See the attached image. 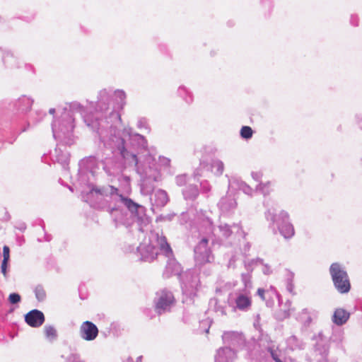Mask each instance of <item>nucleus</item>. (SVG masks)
<instances>
[{"instance_id":"obj_1","label":"nucleus","mask_w":362,"mask_h":362,"mask_svg":"<svg viewBox=\"0 0 362 362\" xmlns=\"http://www.w3.org/2000/svg\"><path fill=\"white\" fill-rule=\"evenodd\" d=\"M113 108L107 116L85 115L83 121L103 143L111 156L101 160L104 171L110 176L122 173L127 167L134 166L141 176V191L150 194L158 181L159 173L155 158L148 151V143L141 134L131 132L130 129H118L121 124V113L126 105V93L123 90L115 91Z\"/></svg>"},{"instance_id":"obj_2","label":"nucleus","mask_w":362,"mask_h":362,"mask_svg":"<svg viewBox=\"0 0 362 362\" xmlns=\"http://www.w3.org/2000/svg\"><path fill=\"white\" fill-rule=\"evenodd\" d=\"M88 187L89 191L82 192L81 199L90 207L106 211L112 216L115 212H122V206L119 205L121 193L117 187L110 185H96L93 183H89Z\"/></svg>"},{"instance_id":"obj_3","label":"nucleus","mask_w":362,"mask_h":362,"mask_svg":"<svg viewBox=\"0 0 362 362\" xmlns=\"http://www.w3.org/2000/svg\"><path fill=\"white\" fill-rule=\"evenodd\" d=\"M74 127L73 115L70 112H62L60 117L52 123L53 137L59 144L70 146L74 143Z\"/></svg>"},{"instance_id":"obj_4","label":"nucleus","mask_w":362,"mask_h":362,"mask_svg":"<svg viewBox=\"0 0 362 362\" xmlns=\"http://www.w3.org/2000/svg\"><path fill=\"white\" fill-rule=\"evenodd\" d=\"M158 243L160 245V251L167 258V262L164 270L163 272V277L164 279H170L175 276L180 279L183 274V267L181 264L175 259L173 251L168 243L167 239L165 236H159L156 235Z\"/></svg>"},{"instance_id":"obj_5","label":"nucleus","mask_w":362,"mask_h":362,"mask_svg":"<svg viewBox=\"0 0 362 362\" xmlns=\"http://www.w3.org/2000/svg\"><path fill=\"white\" fill-rule=\"evenodd\" d=\"M265 217L272 225L276 226L279 232L285 239H290L294 235L293 226L290 222L289 215L286 211L281 210L277 214L275 209H269L265 212Z\"/></svg>"},{"instance_id":"obj_6","label":"nucleus","mask_w":362,"mask_h":362,"mask_svg":"<svg viewBox=\"0 0 362 362\" xmlns=\"http://www.w3.org/2000/svg\"><path fill=\"white\" fill-rule=\"evenodd\" d=\"M329 272L334 287L339 293L346 294L351 291L349 276L344 265L334 262L330 265Z\"/></svg>"},{"instance_id":"obj_7","label":"nucleus","mask_w":362,"mask_h":362,"mask_svg":"<svg viewBox=\"0 0 362 362\" xmlns=\"http://www.w3.org/2000/svg\"><path fill=\"white\" fill-rule=\"evenodd\" d=\"M119 205L123 204L131 213L132 216L139 226V230L143 232L142 228L146 226L151 222V218L146 214V208L135 202L133 199L120 194Z\"/></svg>"},{"instance_id":"obj_8","label":"nucleus","mask_w":362,"mask_h":362,"mask_svg":"<svg viewBox=\"0 0 362 362\" xmlns=\"http://www.w3.org/2000/svg\"><path fill=\"white\" fill-rule=\"evenodd\" d=\"M312 339L315 341L311 351L314 359L317 362H329L328 359L329 345L322 332H320L317 335H314ZM331 362H335V360H332Z\"/></svg>"},{"instance_id":"obj_9","label":"nucleus","mask_w":362,"mask_h":362,"mask_svg":"<svg viewBox=\"0 0 362 362\" xmlns=\"http://www.w3.org/2000/svg\"><path fill=\"white\" fill-rule=\"evenodd\" d=\"M179 281L182 289V294L187 298L192 299L197 296L198 286L200 281L197 275L191 272H186L180 277Z\"/></svg>"},{"instance_id":"obj_10","label":"nucleus","mask_w":362,"mask_h":362,"mask_svg":"<svg viewBox=\"0 0 362 362\" xmlns=\"http://www.w3.org/2000/svg\"><path fill=\"white\" fill-rule=\"evenodd\" d=\"M153 303L155 312L158 315H161L170 312L172 306L175 304V298L171 291L163 289L156 293Z\"/></svg>"},{"instance_id":"obj_11","label":"nucleus","mask_w":362,"mask_h":362,"mask_svg":"<svg viewBox=\"0 0 362 362\" xmlns=\"http://www.w3.org/2000/svg\"><path fill=\"white\" fill-rule=\"evenodd\" d=\"M115 91L112 88H103L98 92V100L95 103V112H92L93 115H103L110 109V105L113 102V96L115 97Z\"/></svg>"},{"instance_id":"obj_12","label":"nucleus","mask_w":362,"mask_h":362,"mask_svg":"<svg viewBox=\"0 0 362 362\" xmlns=\"http://www.w3.org/2000/svg\"><path fill=\"white\" fill-rule=\"evenodd\" d=\"M222 339L226 345L225 346L231 347L236 352L244 349L249 350L245 337L241 332L234 331L224 332L222 335Z\"/></svg>"},{"instance_id":"obj_13","label":"nucleus","mask_w":362,"mask_h":362,"mask_svg":"<svg viewBox=\"0 0 362 362\" xmlns=\"http://www.w3.org/2000/svg\"><path fill=\"white\" fill-rule=\"evenodd\" d=\"M33 103V99L23 95L9 103L7 108L13 115L21 117L31 110Z\"/></svg>"},{"instance_id":"obj_14","label":"nucleus","mask_w":362,"mask_h":362,"mask_svg":"<svg viewBox=\"0 0 362 362\" xmlns=\"http://www.w3.org/2000/svg\"><path fill=\"white\" fill-rule=\"evenodd\" d=\"M209 240L203 238L194 247V257L197 265H203L205 263L210 262L211 250L208 247Z\"/></svg>"},{"instance_id":"obj_15","label":"nucleus","mask_w":362,"mask_h":362,"mask_svg":"<svg viewBox=\"0 0 362 362\" xmlns=\"http://www.w3.org/2000/svg\"><path fill=\"white\" fill-rule=\"evenodd\" d=\"M100 159L95 156H89L80 160L78 163V176L83 179L87 173L94 175L96 170L99 168Z\"/></svg>"},{"instance_id":"obj_16","label":"nucleus","mask_w":362,"mask_h":362,"mask_svg":"<svg viewBox=\"0 0 362 362\" xmlns=\"http://www.w3.org/2000/svg\"><path fill=\"white\" fill-rule=\"evenodd\" d=\"M157 234L158 233L153 234V236L156 239L157 243H158L156 238ZM158 247L153 245L151 243L148 244H140L137 247V251L141 255L140 259L144 262H152L157 258V256L159 254V243H158Z\"/></svg>"},{"instance_id":"obj_17","label":"nucleus","mask_w":362,"mask_h":362,"mask_svg":"<svg viewBox=\"0 0 362 362\" xmlns=\"http://www.w3.org/2000/svg\"><path fill=\"white\" fill-rule=\"evenodd\" d=\"M24 320L30 327L38 328L44 324L45 316L42 311L33 309L24 315Z\"/></svg>"},{"instance_id":"obj_18","label":"nucleus","mask_w":362,"mask_h":362,"mask_svg":"<svg viewBox=\"0 0 362 362\" xmlns=\"http://www.w3.org/2000/svg\"><path fill=\"white\" fill-rule=\"evenodd\" d=\"M98 334L97 326L90 321H85L80 327V336L86 341L94 340Z\"/></svg>"},{"instance_id":"obj_19","label":"nucleus","mask_w":362,"mask_h":362,"mask_svg":"<svg viewBox=\"0 0 362 362\" xmlns=\"http://www.w3.org/2000/svg\"><path fill=\"white\" fill-rule=\"evenodd\" d=\"M236 358V351L231 347L223 346L217 350L214 359L215 362H234Z\"/></svg>"},{"instance_id":"obj_20","label":"nucleus","mask_w":362,"mask_h":362,"mask_svg":"<svg viewBox=\"0 0 362 362\" xmlns=\"http://www.w3.org/2000/svg\"><path fill=\"white\" fill-rule=\"evenodd\" d=\"M64 146L62 144L57 143V147L54 150V156L52 157L54 162L59 163L63 170H67L69 169V164L70 160V153L66 150L61 149L60 146Z\"/></svg>"},{"instance_id":"obj_21","label":"nucleus","mask_w":362,"mask_h":362,"mask_svg":"<svg viewBox=\"0 0 362 362\" xmlns=\"http://www.w3.org/2000/svg\"><path fill=\"white\" fill-rule=\"evenodd\" d=\"M169 202V197L167 192L161 189L156 190L151 197V209L155 210L154 207H163Z\"/></svg>"},{"instance_id":"obj_22","label":"nucleus","mask_w":362,"mask_h":362,"mask_svg":"<svg viewBox=\"0 0 362 362\" xmlns=\"http://www.w3.org/2000/svg\"><path fill=\"white\" fill-rule=\"evenodd\" d=\"M218 206L223 214L230 212L237 206L236 199L232 194H227L220 199L218 203Z\"/></svg>"},{"instance_id":"obj_23","label":"nucleus","mask_w":362,"mask_h":362,"mask_svg":"<svg viewBox=\"0 0 362 362\" xmlns=\"http://www.w3.org/2000/svg\"><path fill=\"white\" fill-rule=\"evenodd\" d=\"M0 53L2 54V62L5 67L8 69L19 68V62L11 51H3L0 47Z\"/></svg>"},{"instance_id":"obj_24","label":"nucleus","mask_w":362,"mask_h":362,"mask_svg":"<svg viewBox=\"0 0 362 362\" xmlns=\"http://www.w3.org/2000/svg\"><path fill=\"white\" fill-rule=\"evenodd\" d=\"M350 315V313L343 308H337L334 312L332 320L336 325L342 326L346 323Z\"/></svg>"},{"instance_id":"obj_25","label":"nucleus","mask_w":362,"mask_h":362,"mask_svg":"<svg viewBox=\"0 0 362 362\" xmlns=\"http://www.w3.org/2000/svg\"><path fill=\"white\" fill-rule=\"evenodd\" d=\"M182 194L186 201H194L199 194V190L197 185L189 184L182 189Z\"/></svg>"},{"instance_id":"obj_26","label":"nucleus","mask_w":362,"mask_h":362,"mask_svg":"<svg viewBox=\"0 0 362 362\" xmlns=\"http://www.w3.org/2000/svg\"><path fill=\"white\" fill-rule=\"evenodd\" d=\"M228 182L229 188H232L235 190H242L246 194H251L252 192V189L249 185L237 178L233 177L229 179Z\"/></svg>"},{"instance_id":"obj_27","label":"nucleus","mask_w":362,"mask_h":362,"mask_svg":"<svg viewBox=\"0 0 362 362\" xmlns=\"http://www.w3.org/2000/svg\"><path fill=\"white\" fill-rule=\"evenodd\" d=\"M343 339L344 332L341 330L334 331L332 335L329 337V339H327L328 344L330 346V344H332L337 349L344 351L342 345Z\"/></svg>"},{"instance_id":"obj_28","label":"nucleus","mask_w":362,"mask_h":362,"mask_svg":"<svg viewBox=\"0 0 362 362\" xmlns=\"http://www.w3.org/2000/svg\"><path fill=\"white\" fill-rule=\"evenodd\" d=\"M226 303L224 301L220 302L216 298H212L209 302V309L215 313H220L221 315H226Z\"/></svg>"},{"instance_id":"obj_29","label":"nucleus","mask_w":362,"mask_h":362,"mask_svg":"<svg viewBox=\"0 0 362 362\" xmlns=\"http://www.w3.org/2000/svg\"><path fill=\"white\" fill-rule=\"evenodd\" d=\"M274 7L273 0H260L259 10L265 18H269Z\"/></svg>"},{"instance_id":"obj_30","label":"nucleus","mask_w":362,"mask_h":362,"mask_svg":"<svg viewBox=\"0 0 362 362\" xmlns=\"http://www.w3.org/2000/svg\"><path fill=\"white\" fill-rule=\"evenodd\" d=\"M218 228L223 236L226 238H228L234 232L233 230H235L236 233H238L239 230H241V226L236 223H233L232 226L225 223L220 225Z\"/></svg>"},{"instance_id":"obj_31","label":"nucleus","mask_w":362,"mask_h":362,"mask_svg":"<svg viewBox=\"0 0 362 362\" xmlns=\"http://www.w3.org/2000/svg\"><path fill=\"white\" fill-rule=\"evenodd\" d=\"M251 303V298L244 294H239L235 299L236 308L240 310H247Z\"/></svg>"},{"instance_id":"obj_32","label":"nucleus","mask_w":362,"mask_h":362,"mask_svg":"<svg viewBox=\"0 0 362 362\" xmlns=\"http://www.w3.org/2000/svg\"><path fill=\"white\" fill-rule=\"evenodd\" d=\"M287 346L291 350L305 349V343L302 339H298L296 335H292L286 339Z\"/></svg>"},{"instance_id":"obj_33","label":"nucleus","mask_w":362,"mask_h":362,"mask_svg":"<svg viewBox=\"0 0 362 362\" xmlns=\"http://www.w3.org/2000/svg\"><path fill=\"white\" fill-rule=\"evenodd\" d=\"M69 105V110H67V107H64L63 109V112L66 111V112H70L74 116V112H80L83 117L85 115H89L91 112H86V108L78 102L74 101L68 104Z\"/></svg>"},{"instance_id":"obj_34","label":"nucleus","mask_w":362,"mask_h":362,"mask_svg":"<svg viewBox=\"0 0 362 362\" xmlns=\"http://www.w3.org/2000/svg\"><path fill=\"white\" fill-rule=\"evenodd\" d=\"M177 93L178 96L180 97L186 103L189 105L193 102V93L186 86L183 85L179 86Z\"/></svg>"},{"instance_id":"obj_35","label":"nucleus","mask_w":362,"mask_h":362,"mask_svg":"<svg viewBox=\"0 0 362 362\" xmlns=\"http://www.w3.org/2000/svg\"><path fill=\"white\" fill-rule=\"evenodd\" d=\"M46 112L42 110H36L34 113V115L30 117V120L28 122L27 126L21 129L20 133L25 132L30 127V122H32L33 124H36L40 122L43 119V117L46 116Z\"/></svg>"},{"instance_id":"obj_36","label":"nucleus","mask_w":362,"mask_h":362,"mask_svg":"<svg viewBox=\"0 0 362 362\" xmlns=\"http://www.w3.org/2000/svg\"><path fill=\"white\" fill-rule=\"evenodd\" d=\"M44 332L45 338L49 341H54L57 339V331L53 325H46L44 327Z\"/></svg>"},{"instance_id":"obj_37","label":"nucleus","mask_w":362,"mask_h":362,"mask_svg":"<svg viewBox=\"0 0 362 362\" xmlns=\"http://www.w3.org/2000/svg\"><path fill=\"white\" fill-rule=\"evenodd\" d=\"M224 170L223 163L218 159L212 160V171L214 175L220 176L223 174Z\"/></svg>"},{"instance_id":"obj_38","label":"nucleus","mask_w":362,"mask_h":362,"mask_svg":"<svg viewBox=\"0 0 362 362\" xmlns=\"http://www.w3.org/2000/svg\"><path fill=\"white\" fill-rule=\"evenodd\" d=\"M291 305V301L288 300L285 303L286 308L284 310H280L276 313V319L279 320H284L290 317V310L289 308Z\"/></svg>"},{"instance_id":"obj_39","label":"nucleus","mask_w":362,"mask_h":362,"mask_svg":"<svg viewBox=\"0 0 362 362\" xmlns=\"http://www.w3.org/2000/svg\"><path fill=\"white\" fill-rule=\"evenodd\" d=\"M34 293L36 299L39 302H43L45 300L47 294L44 287L41 284H38L34 289Z\"/></svg>"},{"instance_id":"obj_40","label":"nucleus","mask_w":362,"mask_h":362,"mask_svg":"<svg viewBox=\"0 0 362 362\" xmlns=\"http://www.w3.org/2000/svg\"><path fill=\"white\" fill-rule=\"evenodd\" d=\"M213 320L206 318L199 322V330L200 333H209Z\"/></svg>"},{"instance_id":"obj_41","label":"nucleus","mask_w":362,"mask_h":362,"mask_svg":"<svg viewBox=\"0 0 362 362\" xmlns=\"http://www.w3.org/2000/svg\"><path fill=\"white\" fill-rule=\"evenodd\" d=\"M253 130L249 126H243L240 131V135L242 139L248 140L252 137Z\"/></svg>"},{"instance_id":"obj_42","label":"nucleus","mask_w":362,"mask_h":362,"mask_svg":"<svg viewBox=\"0 0 362 362\" xmlns=\"http://www.w3.org/2000/svg\"><path fill=\"white\" fill-rule=\"evenodd\" d=\"M199 167L206 171H212V160L202 157L199 161Z\"/></svg>"},{"instance_id":"obj_43","label":"nucleus","mask_w":362,"mask_h":362,"mask_svg":"<svg viewBox=\"0 0 362 362\" xmlns=\"http://www.w3.org/2000/svg\"><path fill=\"white\" fill-rule=\"evenodd\" d=\"M64 358V362H85L81 359V356L78 354L71 353L67 356H62Z\"/></svg>"},{"instance_id":"obj_44","label":"nucleus","mask_w":362,"mask_h":362,"mask_svg":"<svg viewBox=\"0 0 362 362\" xmlns=\"http://www.w3.org/2000/svg\"><path fill=\"white\" fill-rule=\"evenodd\" d=\"M187 177H188V175L185 173L177 175L175 177V181L176 185L179 187H183V186L186 185L187 182Z\"/></svg>"},{"instance_id":"obj_45","label":"nucleus","mask_w":362,"mask_h":362,"mask_svg":"<svg viewBox=\"0 0 362 362\" xmlns=\"http://www.w3.org/2000/svg\"><path fill=\"white\" fill-rule=\"evenodd\" d=\"M110 329L111 332L115 336L120 335L122 330L120 324L116 322L111 323Z\"/></svg>"},{"instance_id":"obj_46","label":"nucleus","mask_w":362,"mask_h":362,"mask_svg":"<svg viewBox=\"0 0 362 362\" xmlns=\"http://www.w3.org/2000/svg\"><path fill=\"white\" fill-rule=\"evenodd\" d=\"M200 188H201V192L202 194H207L209 193L211 189V186L208 180H204L200 181L199 183Z\"/></svg>"},{"instance_id":"obj_47","label":"nucleus","mask_w":362,"mask_h":362,"mask_svg":"<svg viewBox=\"0 0 362 362\" xmlns=\"http://www.w3.org/2000/svg\"><path fill=\"white\" fill-rule=\"evenodd\" d=\"M8 300L12 305L17 304L21 302V296L18 293H11L8 296Z\"/></svg>"},{"instance_id":"obj_48","label":"nucleus","mask_w":362,"mask_h":362,"mask_svg":"<svg viewBox=\"0 0 362 362\" xmlns=\"http://www.w3.org/2000/svg\"><path fill=\"white\" fill-rule=\"evenodd\" d=\"M242 281L243 282L245 288H250L252 287V282L250 281V274H242Z\"/></svg>"},{"instance_id":"obj_49","label":"nucleus","mask_w":362,"mask_h":362,"mask_svg":"<svg viewBox=\"0 0 362 362\" xmlns=\"http://www.w3.org/2000/svg\"><path fill=\"white\" fill-rule=\"evenodd\" d=\"M267 351L270 354L272 358L275 362H284L279 357L277 351L273 347H268Z\"/></svg>"},{"instance_id":"obj_50","label":"nucleus","mask_w":362,"mask_h":362,"mask_svg":"<svg viewBox=\"0 0 362 362\" xmlns=\"http://www.w3.org/2000/svg\"><path fill=\"white\" fill-rule=\"evenodd\" d=\"M137 127L139 129L144 128L150 131V127L148 124V120L146 117H140L137 122Z\"/></svg>"},{"instance_id":"obj_51","label":"nucleus","mask_w":362,"mask_h":362,"mask_svg":"<svg viewBox=\"0 0 362 362\" xmlns=\"http://www.w3.org/2000/svg\"><path fill=\"white\" fill-rule=\"evenodd\" d=\"M9 261L8 259H4L1 262V272L3 274V275L6 277L7 276V272H8V268L9 265Z\"/></svg>"},{"instance_id":"obj_52","label":"nucleus","mask_w":362,"mask_h":362,"mask_svg":"<svg viewBox=\"0 0 362 362\" xmlns=\"http://www.w3.org/2000/svg\"><path fill=\"white\" fill-rule=\"evenodd\" d=\"M39 222H40V225L41 226L43 231L45 232L44 240L46 242H49L52 240V235L47 233L45 231V224L44 221L42 219H40Z\"/></svg>"},{"instance_id":"obj_53","label":"nucleus","mask_w":362,"mask_h":362,"mask_svg":"<svg viewBox=\"0 0 362 362\" xmlns=\"http://www.w3.org/2000/svg\"><path fill=\"white\" fill-rule=\"evenodd\" d=\"M257 266L255 262H252V259H250L248 262H245V269H247V273H251L253 269H254V267Z\"/></svg>"},{"instance_id":"obj_54","label":"nucleus","mask_w":362,"mask_h":362,"mask_svg":"<svg viewBox=\"0 0 362 362\" xmlns=\"http://www.w3.org/2000/svg\"><path fill=\"white\" fill-rule=\"evenodd\" d=\"M359 18L356 14H352L350 18V24L354 27L358 25Z\"/></svg>"},{"instance_id":"obj_55","label":"nucleus","mask_w":362,"mask_h":362,"mask_svg":"<svg viewBox=\"0 0 362 362\" xmlns=\"http://www.w3.org/2000/svg\"><path fill=\"white\" fill-rule=\"evenodd\" d=\"M3 259L10 260V249L7 245L3 247Z\"/></svg>"},{"instance_id":"obj_56","label":"nucleus","mask_w":362,"mask_h":362,"mask_svg":"<svg viewBox=\"0 0 362 362\" xmlns=\"http://www.w3.org/2000/svg\"><path fill=\"white\" fill-rule=\"evenodd\" d=\"M286 290L291 294L295 295L293 281H286Z\"/></svg>"},{"instance_id":"obj_57","label":"nucleus","mask_w":362,"mask_h":362,"mask_svg":"<svg viewBox=\"0 0 362 362\" xmlns=\"http://www.w3.org/2000/svg\"><path fill=\"white\" fill-rule=\"evenodd\" d=\"M15 228L19 230L21 232H24L27 228V226L25 222L21 221L16 223Z\"/></svg>"},{"instance_id":"obj_58","label":"nucleus","mask_w":362,"mask_h":362,"mask_svg":"<svg viewBox=\"0 0 362 362\" xmlns=\"http://www.w3.org/2000/svg\"><path fill=\"white\" fill-rule=\"evenodd\" d=\"M16 241L18 246H22L25 243V238L23 235L16 234Z\"/></svg>"},{"instance_id":"obj_59","label":"nucleus","mask_w":362,"mask_h":362,"mask_svg":"<svg viewBox=\"0 0 362 362\" xmlns=\"http://www.w3.org/2000/svg\"><path fill=\"white\" fill-rule=\"evenodd\" d=\"M262 269V273L265 275H269L272 273L270 266L268 264H264Z\"/></svg>"},{"instance_id":"obj_60","label":"nucleus","mask_w":362,"mask_h":362,"mask_svg":"<svg viewBox=\"0 0 362 362\" xmlns=\"http://www.w3.org/2000/svg\"><path fill=\"white\" fill-rule=\"evenodd\" d=\"M202 170H203L199 166L193 173L194 178L198 180L199 177L202 176Z\"/></svg>"},{"instance_id":"obj_61","label":"nucleus","mask_w":362,"mask_h":362,"mask_svg":"<svg viewBox=\"0 0 362 362\" xmlns=\"http://www.w3.org/2000/svg\"><path fill=\"white\" fill-rule=\"evenodd\" d=\"M160 161L163 165L170 166V159L164 156H160Z\"/></svg>"},{"instance_id":"obj_62","label":"nucleus","mask_w":362,"mask_h":362,"mask_svg":"<svg viewBox=\"0 0 362 362\" xmlns=\"http://www.w3.org/2000/svg\"><path fill=\"white\" fill-rule=\"evenodd\" d=\"M287 274H286V281H293L294 279V273L289 269H286Z\"/></svg>"},{"instance_id":"obj_63","label":"nucleus","mask_w":362,"mask_h":362,"mask_svg":"<svg viewBox=\"0 0 362 362\" xmlns=\"http://www.w3.org/2000/svg\"><path fill=\"white\" fill-rule=\"evenodd\" d=\"M356 120L358 126L362 129V113L356 115Z\"/></svg>"},{"instance_id":"obj_64","label":"nucleus","mask_w":362,"mask_h":362,"mask_svg":"<svg viewBox=\"0 0 362 362\" xmlns=\"http://www.w3.org/2000/svg\"><path fill=\"white\" fill-rule=\"evenodd\" d=\"M251 175L255 180L259 181L262 175L260 172H252Z\"/></svg>"}]
</instances>
